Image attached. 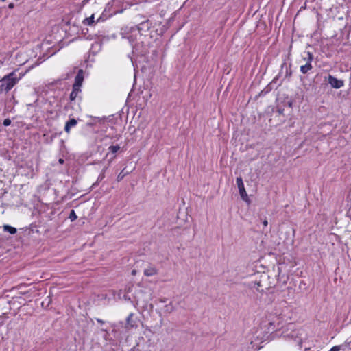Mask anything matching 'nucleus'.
I'll list each match as a JSON object with an SVG mask.
<instances>
[{
	"instance_id": "2",
	"label": "nucleus",
	"mask_w": 351,
	"mask_h": 351,
	"mask_svg": "<svg viewBox=\"0 0 351 351\" xmlns=\"http://www.w3.org/2000/svg\"><path fill=\"white\" fill-rule=\"evenodd\" d=\"M283 318V310L280 308L276 307L269 315V324L274 326H279L282 323Z\"/></svg>"
},
{
	"instance_id": "9",
	"label": "nucleus",
	"mask_w": 351,
	"mask_h": 351,
	"mask_svg": "<svg viewBox=\"0 0 351 351\" xmlns=\"http://www.w3.org/2000/svg\"><path fill=\"white\" fill-rule=\"evenodd\" d=\"M77 125V121L75 119H71L69 121H68L64 127V130L66 133L70 132V130L71 127H74Z\"/></svg>"
},
{
	"instance_id": "19",
	"label": "nucleus",
	"mask_w": 351,
	"mask_h": 351,
	"mask_svg": "<svg viewBox=\"0 0 351 351\" xmlns=\"http://www.w3.org/2000/svg\"><path fill=\"white\" fill-rule=\"evenodd\" d=\"M14 7V5L13 3H10L9 5H8V8L10 9H12Z\"/></svg>"
},
{
	"instance_id": "13",
	"label": "nucleus",
	"mask_w": 351,
	"mask_h": 351,
	"mask_svg": "<svg viewBox=\"0 0 351 351\" xmlns=\"http://www.w3.org/2000/svg\"><path fill=\"white\" fill-rule=\"evenodd\" d=\"M173 311V306L171 303L167 304L165 306V311L167 313H171Z\"/></svg>"
},
{
	"instance_id": "20",
	"label": "nucleus",
	"mask_w": 351,
	"mask_h": 351,
	"mask_svg": "<svg viewBox=\"0 0 351 351\" xmlns=\"http://www.w3.org/2000/svg\"><path fill=\"white\" fill-rule=\"evenodd\" d=\"M73 94H74V93H73V92H72V93H71L70 97H71V100L74 99V98H75V96H74V95H73Z\"/></svg>"
},
{
	"instance_id": "6",
	"label": "nucleus",
	"mask_w": 351,
	"mask_h": 351,
	"mask_svg": "<svg viewBox=\"0 0 351 351\" xmlns=\"http://www.w3.org/2000/svg\"><path fill=\"white\" fill-rule=\"evenodd\" d=\"M328 82L331 86L335 88H340L343 86V82L342 80H339L330 75L328 76Z\"/></svg>"
},
{
	"instance_id": "25",
	"label": "nucleus",
	"mask_w": 351,
	"mask_h": 351,
	"mask_svg": "<svg viewBox=\"0 0 351 351\" xmlns=\"http://www.w3.org/2000/svg\"><path fill=\"white\" fill-rule=\"evenodd\" d=\"M347 344H348V346H350V344H351V342H348V343H347Z\"/></svg>"
},
{
	"instance_id": "14",
	"label": "nucleus",
	"mask_w": 351,
	"mask_h": 351,
	"mask_svg": "<svg viewBox=\"0 0 351 351\" xmlns=\"http://www.w3.org/2000/svg\"><path fill=\"white\" fill-rule=\"evenodd\" d=\"M120 149L119 145H111L109 147V150L112 153H116Z\"/></svg>"
},
{
	"instance_id": "12",
	"label": "nucleus",
	"mask_w": 351,
	"mask_h": 351,
	"mask_svg": "<svg viewBox=\"0 0 351 351\" xmlns=\"http://www.w3.org/2000/svg\"><path fill=\"white\" fill-rule=\"evenodd\" d=\"M4 231L8 232L12 234H14L16 232V229L14 227L10 226L9 225L3 226Z\"/></svg>"
},
{
	"instance_id": "5",
	"label": "nucleus",
	"mask_w": 351,
	"mask_h": 351,
	"mask_svg": "<svg viewBox=\"0 0 351 351\" xmlns=\"http://www.w3.org/2000/svg\"><path fill=\"white\" fill-rule=\"evenodd\" d=\"M138 326L137 321L134 318V314L130 313L126 319L125 328L130 330Z\"/></svg>"
},
{
	"instance_id": "16",
	"label": "nucleus",
	"mask_w": 351,
	"mask_h": 351,
	"mask_svg": "<svg viewBox=\"0 0 351 351\" xmlns=\"http://www.w3.org/2000/svg\"><path fill=\"white\" fill-rule=\"evenodd\" d=\"M341 350V346H333L329 351H339Z\"/></svg>"
},
{
	"instance_id": "17",
	"label": "nucleus",
	"mask_w": 351,
	"mask_h": 351,
	"mask_svg": "<svg viewBox=\"0 0 351 351\" xmlns=\"http://www.w3.org/2000/svg\"><path fill=\"white\" fill-rule=\"evenodd\" d=\"M11 123V121L9 119H5L4 121H3V125L5 126H8L10 125Z\"/></svg>"
},
{
	"instance_id": "26",
	"label": "nucleus",
	"mask_w": 351,
	"mask_h": 351,
	"mask_svg": "<svg viewBox=\"0 0 351 351\" xmlns=\"http://www.w3.org/2000/svg\"><path fill=\"white\" fill-rule=\"evenodd\" d=\"M299 345L301 347V345H302V342L301 341H300Z\"/></svg>"
},
{
	"instance_id": "22",
	"label": "nucleus",
	"mask_w": 351,
	"mask_h": 351,
	"mask_svg": "<svg viewBox=\"0 0 351 351\" xmlns=\"http://www.w3.org/2000/svg\"><path fill=\"white\" fill-rule=\"evenodd\" d=\"M136 274V270L133 269V270L132 271V275L135 276Z\"/></svg>"
},
{
	"instance_id": "7",
	"label": "nucleus",
	"mask_w": 351,
	"mask_h": 351,
	"mask_svg": "<svg viewBox=\"0 0 351 351\" xmlns=\"http://www.w3.org/2000/svg\"><path fill=\"white\" fill-rule=\"evenodd\" d=\"M158 269L153 266V265H149L147 268L144 269L143 274L146 276H152L154 275H156L158 274Z\"/></svg>"
},
{
	"instance_id": "3",
	"label": "nucleus",
	"mask_w": 351,
	"mask_h": 351,
	"mask_svg": "<svg viewBox=\"0 0 351 351\" xmlns=\"http://www.w3.org/2000/svg\"><path fill=\"white\" fill-rule=\"evenodd\" d=\"M306 56L303 57V60L306 62V63H305V64L302 65L300 66V71L303 74L307 73L313 68L311 62L313 59V56L310 52H307V53H306Z\"/></svg>"
},
{
	"instance_id": "15",
	"label": "nucleus",
	"mask_w": 351,
	"mask_h": 351,
	"mask_svg": "<svg viewBox=\"0 0 351 351\" xmlns=\"http://www.w3.org/2000/svg\"><path fill=\"white\" fill-rule=\"evenodd\" d=\"M69 218L71 221H73L77 219V215L73 210L71 211Z\"/></svg>"
},
{
	"instance_id": "23",
	"label": "nucleus",
	"mask_w": 351,
	"mask_h": 351,
	"mask_svg": "<svg viewBox=\"0 0 351 351\" xmlns=\"http://www.w3.org/2000/svg\"><path fill=\"white\" fill-rule=\"evenodd\" d=\"M59 162H60V164H62V163L64 162V160H63V159H62V158L59 159Z\"/></svg>"
},
{
	"instance_id": "4",
	"label": "nucleus",
	"mask_w": 351,
	"mask_h": 351,
	"mask_svg": "<svg viewBox=\"0 0 351 351\" xmlns=\"http://www.w3.org/2000/svg\"><path fill=\"white\" fill-rule=\"evenodd\" d=\"M236 182H237V186H238V189L239 191V194H240L241 198L244 201H247V194L245 189V186H244V184H243L242 178L241 177L237 178Z\"/></svg>"
},
{
	"instance_id": "18",
	"label": "nucleus",
	"mask_w": 351,
	"mask_h": 351,
	"mask_svg": "<svg viewBox=\"0 0 351 351\" xmlns=\"http://www.w3.org/2000/svg\"><path fill=\"white\" fill-rule=\"evenodd\" d=\"M106 168H104V169H103L102 173H101L99 176V177H98V180H103V179H104V172H105V171H106Z\"/></svg>"
},
{
	"instance_id": "27",
	"label": "nucleus",
	"mask_w": 351,
	"mask_h": 351,
	"mask_svg": "<svg viewBox=\"0 0 351 351\" xmlns=\"http://www.w3.org/2000/svg\"><path fill=\"white\" fill-rule=\"evenodd\" d=\"M5 1H6V0H1V1H3V2Z\"/></svg>"
},
{
	"instance_id": "10",
	"label": "nucleus",
	"mask_w": 351,
	"mask_h": 351,
	"mask_svg": "<svg viewBox=\"0 0 351 351\" xmlns=\"http://www.w3.org/2000/svg\"><path fill=\"white\" fill-rule=\"evenodd\" d=\"M94 18V14H93L90 17L84 19L82 21L83 25L89 26L93 25L95 24Z\"/></svg>"
},
{
	"instance_id": "8",
	"label": "nucleus",
	"mask_w": 351,
	"mask_h": 351,
	"mask_svg": "<svg viewBox=\"0 0 351 351\" xmlns=\"http://www.w3.org/2000/svg\"><path fill=\"white\" fill-rule=\"evenodd\" d=\"M83 80V71L80 69L75 78V84L73 85L74 88H75V86H80L82 84Z\"/></svg>"
},
{
	"instance_id": "11",
	"label": "nucleus",
	"mask_w": 351,
	"mask_h": 351,
	"mask_svg": "<svg viewBox=\"0 0 351 351\" xmlns=\"http://www.w3.org/2000/svg\"><path fill=\"white\" fill-rule=\"evenodd\" d=\"M255 285H257L256 287V289L260 291V292H263L264 291L265 289H267L266 287V286L265 285H263V280L261 279L259 280L258 281H256L255 282Z\"/></svg>"
},
{
	"instance_id": "21",
	"label": "nucleus",
	"mask_w": 351,
	"mask_h": 351,
	"mask_svg": "<svg viewBox=\"0 0 351 351\" xmlns=\"http://www.w3.org/2000/svg\"><path fill=\"white\" fill-rule=\"evenodd\" d=\"M263 226H267V224H268V221H267V220H264V221H263Z\"/></svg>"
},
{
	"instance_id": "24",
	"label": "nucleus",
	"mask_w": 351,
	"mask_h": 351,
	"mask_svg": "<svg viewBox=\"0 0 351 351\" xmlns=\"http://www.w3.org/2000/svg\"><path fill=\"white\" fill-rule=\"evenodd\" d=\"M266 276H261V278L263 279V278H265Z\"/></svg>"
},
{
	"instance_id": "1",
	"label": "nucleus",
	"mask_w": 351,
	"mask_h": 351,
	"mask_svg": "<svg viewBox=\"0 0 351 351\" xmlns=\"http://www.w3.org/2000/svg\"><path fill=\"white\" fill-rule=\"evenodd\" d=\"M23 76L21 73L17 75L14 71L5 75L0 80V93L10 91Z\"/></svg>"
}]
</instances>
